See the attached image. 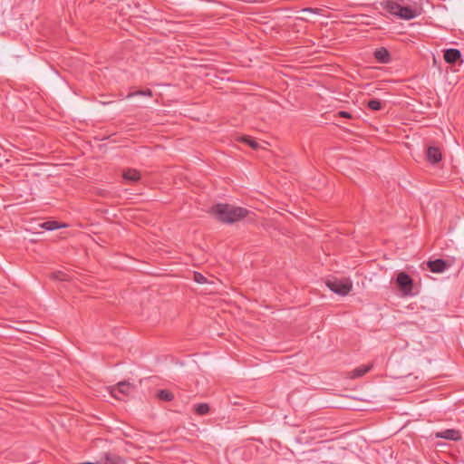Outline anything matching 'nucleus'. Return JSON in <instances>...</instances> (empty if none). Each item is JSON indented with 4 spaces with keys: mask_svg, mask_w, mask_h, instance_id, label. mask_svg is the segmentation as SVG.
<instances>
[{
    "mask_svg": "<svg viewBox=\"0 0 464 464\" xmlns=\"http://www.w3.org/2000/svg\"><path fill=\"white\" fill-rule=\"evenodd\" d=\"M157 398L160 401H170L174 399V395L168 390H160L157 392Z\"/></svg>",
    "mask_w": 464,
    "mask_h": 464,
    "instance_id": "15",
    "label": "nucleus"
},
{
    "mask_svg": "<svg viewBox=\"0 0 464 464\" xmlns=\"http://www.w3.org/2000/svg\"><path fill=\"white\" fill-rule=\"evenodd\" d=\"M100 463L101 464H125V460L116 454H113L111 452H106L102 457Z\"/></svg>",
    "mask_w": 464,
    "mask_h": 464,
    "instance_id": "10",
    "label": "nucleus"
},
{
    "mask_svg": "<svg viewBox=\"0 0 464 464\" xmlns=\"http://www.w3.org/2000/svg\"><path fill=\"white\" fill-rule=\"evenodd\" d=\"M41 227L45 230L53 231L60 227H66V225H60L57 221H46L44 222Z\"/></svg>",
    "mask_w": 464,
    "mask_h": 464,
    "instance_id": "16",
    "label": "nucleus"
},
{
    "mask_svg": "<svg viewBox=\"0 0 464 464\" xmlns=\"http://www.w3.org/2000/svg\"><path fill=\"white\" fill-rule=\"evenodd\" d=\"M53 277L55 279H58V280H61V281H66L68 280V276L63 272H56V273H53Z\"/></svg>",
    "mask_w": 464,
    "mask_h": 464,
    "instance_id": "21",
    "label": "nucleus"
},
{
    "mask_svg": "<svg viewBox=\"0 0 464 464\" xmlns=\"http://www.w3.org/2000/svg\"><path fill=\"white\" fill-rule=\"evenodd\" d=\"M427 266L433 273H442L448 267L447 263L443 259L430 260Z\"/></svg>",
    "mask_w": 464,
    "mask_h": 464,
    "instance_id": "9",
    "label": "nucleus"
},
{
    "mask_svg": "<svg viewBox=\"0 0 464 464\" xmlns=\"http://www.w3.org/2000/svg\"><path fill=\"white\" fill-rule=\"evenodd\" d=\"M229 403L232 404V405H240L241 404L240 401H237V399L234 400V401L230 399L229 400Z\"/></svg>",
    "mask_w": 464,
    "mask_h": 464,
    "instance_id": "23",
    "label": "nucleus"
},
{
    "mask_svg": "<svg viewBox=\"0 0 464 464\" xmlns=\"http://www.w3.org/2000/svg\"><path fill=\"white\" fill-rule=\"evenodd\" d=\"M380 6L387 14L403 20H411L419 15L416 9L411 6L401 5L392 0H382L380 2Z\"/></svg>",
    "mask_w": 464,
    "mask_h": 464,
    "instance_id": "2",
    "label": "nucleus"
},
{
    "mask_svg": "<svg viewBox=\"0 0 464 464\" xmlns=\"http://www.w3.org/2000/svg\"><path fill=\"white\" fill-rule=\"evenodd\" d=\"M440 149L436 146H429L426 150V160L430 164H437L441 160Z\"/></svg>",
    "mask_w": 464,
    "mask_h": 464,
    "instance_id": "7",
    "label": "nucleus"
},
{
    "mask_svg": "<svg viewBox=\"0 0 464 464\" xmlns=\"http://www.w3.org/2000/svg\"><path fill=\"white\" fill-rule=\"evenodd\" d=\"M372 368V364L368 365H360L359 367L353 369V371L348 372V377L351 379H357L362 377L365 373H367Z\"/></svg>",
    "mask_w": 464,
    "mask_h": 464,
    "instance_id": "12",
    "label": "nucleus"
},
{
    "mask_svg": "<svg viewBox=\"0 0 464 464\" xmlns=\"http://www.w3.org/2000/svg\"><path fill=\"white\" fill-rule=\"evenodd\" d=\"M135 387L129 382H120L114 386L111 387V395L117 400H123L121 396H128L134 391Z\"/></svg>",
    "mask_w": 464,
    "mask_h": 464,
    "instance_id": "4",
    "label": "nucleus"
},
{
    "mask_svg": "<svg viewBox=\"0 0 464 464\" xmlns=\"http://www.w3.org/2000/svg\"><path fill=\"white\" fill-rule=\"evenodd\" d=\"M461 53L459 49L456 48H449L444 50L443 58L447 63L451 65H455L458 62L462 63L461 60Z\"/></svg>",
    "mask_w": 464,
    "mask_h": 464,
    "instance_id": "6",
    "label": "nucleus"
},
{
    "mask_svg": "<svg viewBox=\"0 0 464 464\" xmlns=\"http://www.w3.org/2000/svg\"><path fill=\"white\" fill-rule=\"evenodd\" d=\"M194 411L198 415H207L209 413L210 407L208 403H198L194 406Z\"/></svg>",
    "mask_w": 464,
    "mask_h": 464,
    "instance_id": "14",
    "label": "nucleus"
},
{
    "mask_svg": "<svg viewBox=\"0 0 464 464\" xmlns=\"http://www.w3.org/2000/svg\"><path fill=\"white\" fill-rule=\"evenodd\" d=\"M242 141L246 143L247 145H249L252 149L254 150H257L260 148V145L258 144L257 141L254 140L251 137L249 136H245V137H242Z\"/></svg>",
    "mask_w": 464,
    "mask_h": 464,
    "instance_id": "18",
    "label": "nucleus"
},
{
    "mask_svg": "<svg viewBox=\"0 0 464 464\" xmlns=\"http://www.w3.org/2000/svg\"><path fill=\"white\" fill-rule=\"evenodd\" d=\"M373 55L378 63H389L391 62V54L385 47L376 49Z\"/></svg>",
    "mask_w": 464,
    "mask_h": 464,
    "instance_id": "11",
    "label": "nucleus"
},
{
    "mask_svg": "<svg viewBox=\"0 0 464 464\" xmlns=\"http://www.w3.org/2000/svg\"><path fill=\"white\" fill-rule=\"evenodd\" d=\"M339 116L343 118H352L351 114L348 111H341L338 112Z\"/></svg>",
    "mask_w": 464,
    "mask_h": 464,
    "instance_id": "22",
    "label": "nucleus"
},
{
    "mask_svg": "<svg viewBox=\"0 0 464 464\" xmlns=\"http://www.w3.org/2000/svg\"><path fill=\"white\" fill-rule=\"evenodd\" d=\"M303 12H304V13H314V9H312V8H304V9L303 10Z\"/></svg>",
    "mask_w": 464,
    "mask_h": 464,
    "instance_id": "24",
    "label": "nucleus"
},
{
    "mask_svg": "<svg viewBox=\"0 0 464 464\" xmlns=\"http://www.w3.org/2000/svg\"><path fill=\"white\" fill-rule=\"evenodd\" d=\"M436 438L457 441L461 439L460 432L455 429H448L436 433Z\"/></svg>",
    "mask_w": 464,
    "mask_h": 464,
    "instance_id": "8",
    "label": "nucleus"
},
{
    "mask_svg": "<svg viewBox=\"0 0 464 464\" xmlns=\"http://www.w3.org/2000/svg\"><path fill=\"white\" fill-rule=\"evenodd\" d=\"M194 280L198 284H204L207 282V278L200 273H194Z\"/></svg>",
    "mask_w": 464,
    "mask_h": 464,
    "instance_id": "20",
    "label": "nucleus"
},
{
    "mask_svg": "<svg viewBox=\"0 0 464 464\" xmlns=\"http://www.w3.org/2000/svg\"><path fill=\"white\" fill-rule=\"evenodd\" d=\"M136 95L150 97V96H152V92L150 89L137 91V92H133L129 93L127 98L133 97V96H136Z\"/></svg>",
    "mask_w": 464,
    "mask_h": 464,
    "instance_id": "19",
    "label": "nucleus"
},
{
    "mask_svg": "<svg viewBox=\"0 0 464 464\" xmlns=\"http://www.w3.org/2000/svg\"><path fill=\"white\" fill-rule=\"evenodd\" d=\"M383 103L377 99H372L367 102V107L372 111H380L382 109Z\"/></svg>",
    "mask_w": 464,
    "mask_h": 464,
    "instance_id": "17",
    "label": "nucleus"
},
{
    "mask_svg": "<svg viewBox=\"0 0 464 464\" xmlns=\"http://www.w3.org/2000/svg\"><path fill=\"white\" fill-rule=\"evenodd\" d=\"M396 283L403 295H412L413 280L405 272H400Z\"/></svg>",
    "mask_w": 464,
    "mask_h": 464,
    "instance_id": "5",
    "label": "nucleus"
},
{
    "mask_svg": "<svg viewBox=\"0 0 464 464\" xmlns=\"http://www.w3.org/2000/svg\"><path fill=\"white\" fill-rule=\"evenodd\" d=\"M325 284L331 291L339 295H348L353 288V283L349 278H331Z\"/></svg>",
    "mask_w": 464,
    "mask_h": 464,
    "instance_id": "3",
    "label": "nucleus"
},
{
    "mask_svg": "<svg viewBox=\"0 0 464 464\" xmlns=\"http://www.w3.org/2000/svg\"><path fill=\"white\" fill-rule=\"evenodd\" d=\"M122 177L130 182H137L140 179V173L137 169H128L123 171Z\"/></svg>",
    "mask_w": 464,
    "mask_h": 464,
    "instance_id": "13",
    "label": "nucleus"
},
{
    "mask_svg": "<svg viewBox=\"0 0 464 464\" xmlns=\"http://www.w3.org/2000/svg\"><path fill=\"white\" fill-rule=\"evenodd\" d=\"M209 213L222 223L234 224L247 218L250 211L246 208L218 203L211 207Z\"/></svg>",
    "mask_w": 464,
    "mask_h": 464,
    "instance_id": "1",
    "label": "nucleus"
}]
</instances>
